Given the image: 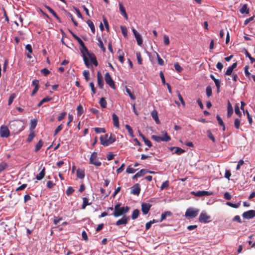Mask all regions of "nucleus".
Wrapping results in <instances>:
<instances>
[{
	"label": "nucleus",
	"mask_w": 255,
	"mask_h": 255,
	"mask_svg": "<svg viewBox=\"0 0 255 255\" xmlns=\"http://www.w3.org/2000/svg\"><path fill=\"white\" fill-rule=\"evenodd\" d=\"M141 211L144 215L147 214L151 207L149 203H143L141 204Z\"/></svg>",
	"instance_id": "11"
},
{
	"label": "nucleus",
	"mask_w": 255,
	"mask_h": 255,
	"mask_svg": "<svg viewBox=\"0 0 255 255\" xmlns=\"http://www.w3.org/2000/svg\"><path fill=\"white\" fill-rule=\"evenodd\" d=\"M156 56H157L158 64L161 66L163 65H164L163 60L160 57L159 55L157 53H156Z\"/></svg>",
	"instance_id": "51"
},
{
	"label": "nucleus",
	"mask_w": 255,
	"mask_h": 255,
	"mask_svg": "<svg viewBox=\"0 0 255 255\" xmlns=\"http://www.w3.org/2000/svg\"><path fill=\"white\" fill-rule=\"evenodd\" d=\"M174 67L175 69L178 73H180L183 70V68L180 66L178 62H176L174 64Z\"/></svg>",
	"instance_id": "42"
},
{
	"label": "nucleus",
	"mask_w": 255,
	"mask_h": 255,
	"mask_svg": "<svg viewBox=\"0 0 255 255\" xmlns=\"http://www.w3.org/2000/svg\"><path fill=\"white\" fill-rule=\"evenodd\" d=\"M171 215V213L170 211H166L163 213L161 215L160 222L164 220L167 216H170Z\"/></svg>",
	"instance_id": "26"
},
{
	"label": "nucleus",
	"mask_w": 255,
	"mask_h": 255,
	"mask_svg": "<svg viewBox=\"0 0 255 255\" xmlns=\"http://www.w3.org/2000/svg\"><path fill=\"white\" fill-rule=\"evenodd\" d=\"M245 55L250 59V60H251V62L252 63H254L255 61V59L251 56V54L247 50H246L245 51Z\"/></svg>",
	"instance_id": "50"
},
{
	"label": "nucleus",
	"mask_w": 255,
	"mask_h": 255,
	"mask_svg": "<svg viewBox=\"0 0 255 255\" xmlns=\"http://www.w3.org/2000/svg\"><path fill=\"white\" fill-rule=\"evenodd\" d=\"M136 170L137 169L131 167L130 166H128L126 169V172L128 174L134 173Z\"/></svg>",
	"instance_id": "48"
},
{
	"label": "nucleus",
	"mask_w": 255,
	"mask_h": 255,
	"mask_svg": "<svg viewBox=\"0 0 255 255\" xmlns=\"http://www.w3.org/2000/svg\"><path fill=\"white\" fill-rule=\"evenodd\" d=\"M146 173H147V170L146 169H141L139 171L136 173V175L138 177H141L145 175Z\"/></svg>",
	"instance_id": "44"
},
{
	"label": "nucleus",
	"mask_w": 255,
	"mask_h": 255,
	"mask_svg": "<svg viewBox=\"0 0 255 255\" xmlns=\"http://www.w3.org/2000/svg\"><path fill=\"white\" fill-rule=\"evenodd\" d=\"M91 204V203H89L88 199L86 197L83 198V204L82 205V209H85L86 207L88 205Z\"/></svg>",
	"instance_id": "27"
},
{
	"label": "nucleus",
	"mask_w": 255,
	"mask_h": 255,
	"mask_svg": "<svg viewBox=\"0 0 255 255\" xmlns=\"http://www.w3.org/2000/svg\"><path fill=\"white\" fill-rule=\"evenodd\" d=\"M121 204L118 203L115 206L114 212L113 213V216L115 217H118L122 215H125L124 208L123 207H121Z\"/></svg>",
	"instance_id": "3"
},
{
	"label": "nucleus",
	"mask_w": 255,
	"mask_h": 255,
	"mask_svg": "<svg viewBox=\"0 0 255 255\" xmlns=\"http://www.w3.org/2000/svg\"><path fill=\"white\" fill-rule=\"evenodd\" d=\"M22 126L19 121H12L10 123L9 128L14 133H18L23 130Z\"/></svg>",
	"instance_id": "1"
},
{
	"label": "nucleus",
	"mask_w": 255,
	"mask_h": 255,
	"mask_svg": "<svg viewBox=\"0 0 255 255\" xmlns=\"http://www.w3.org/2000/svg\"><path fill=\"white\" fill-rule=\"evenodd\" d=\"M108 137V134H106L102 135L100 137V139L101 143L103 145H104V144L105 143L104 142L107 141Z\"/></svg>",
	"instance_id": "37"
},
{
	"label": "nucleus",
	"mask_w": 255,
	"mask_h": 255,
	"mask_svg": "<svg viewBox=\"0 0 255 255\" xmlns=\"http://www.w3.org/2000/svg\"><path fill=\"white\" fill-rule=\"evenodd\" d=\"M129 220V216H126L125 215L123 216V217L118 220L116 223V225L117 226H120L122 225H126L128 220Z\"/></svg>",
	"instance_id": "9"
},
{
	"label": "nucleus",
	"mask_w": 255,
	"mask_h": 255,
	"mask_svg": "<svg viewBox=\"0 0 255 255\" xmlns=\"http://www.w3.org/2000/svg\"><path fill=\"white\" fill-rule=\"evenodd\" d=\"M227 111V117L230 118L233 114V109L230 101L228 102Z\"/></svg>",
	"instance_id": "19"
},
{
	"label": "nucleus",
	"mask_w": 255,
	"mask_h": 255,
	"mask_svg": "<svg viewBox=\"0 0 255 255\" xmlns=\"http://www.w3.org/2000/svg\"><path fill=\"white\" fill-rule=\"evenodd\" d=\"M136 56L138 63L140 65H141L142 64V59L141 58L140 53L139 52H136Z\"/></svg>",
	"instance_id": "43"
},
{
	"label": "nucleus",
	"mask_w": 255,
	"mask_h": 255,
	"mask_svg": "<svg viewBox=\"0 0 255 255\" xmlns=\"http://www.w3.org/2000/svg\"><path fill=\"white\" fill-rule=\"evenodd\" d=\"M199 212V209L189 208L187 209L185 214V216L188 219H193L195 218L198 215Z\"/></svg>",
	"instance_id": "2"
},
{
	"label": "nucleus",
	"mask_w": 255,
	"mask_h": 255,
	"mask_svg": "<svg viewBox=\"0 0 255 255\" xmlns=\"http://www.w3.org/2000/svg\"><path fill=\"white\" fill-rule=\"evenodd\" d=\"M116 141V136L115 135L111 133L110 134V137L107 140V141L104 142V146H107L109 145L110 144L113 143Z\"/></svg>",
	"instance_id": "14"
},
{
	"label": "nucleus",
	"mask_w": 255,
	"mask_h": 255,
	"mask_svg": "<svg viewBox=\"0 0 255 255\" xmlns=\"http://www.w3.org/2000/svg\"><path fill=\"white\" fill-rule=\"evenodd\" d=\"M170 149L171 150H173L175 149V153L178 155H180L185 152L184 150L178 147H171Z\"/></svg>",
	"instance_id": "24"
},
{
	"label": "nucleus",
	"mask_w": 255,
	"mask_h": 255,
	"mask_svg": "<svg viewBox=\"0 0 255 255\" xmlns=\"http://www.w3.org/2000/svg\"><path fill=\"white\" fill-rule=\"evenodd\" d=\"M121 29L122 33L123 34L124 36L125 37H126L127 36V29L125 26H121Z\"/></svg>",
	"instance_id": "64"
},
{
	"label": "nucleus",
	"mask_w": 255,
	"mask_h": 255,
	"mask_svg": "<svg viewBox=\"0 0 255 255\" xmlns=\"http://www.w3.org/2000/svg\"><path fill=\"white\" fill-rule=\"evenodd\" d=\"M25 49L28 51V53L26 54L27 58L30 59L32 58L31 54L32 53V48L31 45L29 44H27L25 46Z\"/></svg>",
	"instance_id": "23"
},
{
	"label": "nucleus",
	"mask_w": 255,
	"mask_h": 255,
	"mask_svg": "<svg viewBox=\"0 0 255 255\" xmlns=\"http://www.w3.org/2000/svg\"><path fill=\"white\" fill-rule=\"evenodd\" d=\"M81 47L82 48L80 49V51L82 54L83 58L84 57V56H87L86 55L89 56V54L91 53L89 52L88 49L87 48L85 45L81 46Z\"/></svg>",
	"instance_id": "21"
},
{
	"label": "nucleus",
	"mask_w": 255,
	"mask_h": 255,
	"mask_svg": "<svg viewBox=\"0 0 255 255\" xmlns=\"http://www.w3.org/2000/svg\"><path fill=\"white\" fill-rule=\"evenodd\" d=\"M112 119H113V121L114 126L116 128H119L120 125H119V117H118V116L116 114H115V113H114L112 115Z\"/></svg>",
	"instance_id": "17"
},
{
	"label": "nucleus",
	"mask_w": 255,
	"mask_h": 255,
	"mask_svg": "<svg viewBox=\"0 0 255 255\" xmlns=\"http://www.w3.org/2000/svg\"><path fill=\"white\" fill-rule=\"evenodd\" d=\"M119 8L121 13L124 16V17L127 20L128 19V15L126 13V9L122 3H119Z\"/></svg>",
	"instance_id": "16"
},
{
	"label": "nucleus",
	"mask_w": 255,
	"mask_h": 255,
	"mask_svg": "<svg viewBox=\"0 0 255 255\" xmlns=\"http://www.w3.org/2000/svg\"><path fill=\"white\" fill-rule=\"evenodd\" d=\"M8 165L5 162H1L0 163V172L3 171L8 167Z\"/></svg>",
	"instance_id": "32"
},
{
	"label": "nucleus",
	"mask_w": 255,
	"mask_h": 255,
	"mask_svg": "<svg viewBox=\"0 0 255 255\" xmlns=\"http://www.w3.org/2000/svg\"><path fill=\"white\" fill-rule=\"evenodd\" d=\"M240 12L241 13H249V10L247 7L246 4H244L240 9Z\"/></svg>",
	"instance_id": "36"
},
{
	"label": "nucleus",
	"mask_w": 255,
	"mask_h": 255,
	"mask_svg": "<svg viewBox=\"0 0 255 255\" xmlns=\"http://www.w3.org/2000/svg\"><path fill=\"white\" fill-rule=\"evenodd\" d=\"M15 98V94H12L10 95L9 99H8V105L9 106L13 102V101L14 99Z\"/></svg>",
	"instance_id": "54"
},
{
	"label": "nucleus",
	"mask_w": 255,
	"mask_h": 255,
	"mask_svg": "<svg viewBox=\"0 0 255 255\" xmlns=\"http://www.w3.org/2000/svg\"><path fill=\"white\" fill-rule=\"evenodd\" d=\"M74 191V190L72 187H69L66 192V193L67 196L70 195L71 194H72Z\"/></svg>",
	"instance_id": "60"
},
{
	"label": "nucleus",
	"mask_w": 255,
	"mask_h": 255,
	"mask_svg": "<svg viewBox=\"0 0 255 255\" xmlns=\"http://www.w3.org/2000/svg\"><path fill=\"white\" fill-rule=\"evenodd\" d=\"M45 6L47 10L58 20V22L60 23V19L56 13L50 6L47 5H45Z\"/></svg>",
	"instance_id": "20"
},
{
	"label": "nucleus",
	"mask_w": 255,
	"mask_h": 255,
	"mask_svg": "<svg viewBox=\"0 0 255 255\" xmlns=\"http://www.w3.org/2000/svg\"><path fill=\"white\" fill-rule=\"evenodd\" d=\"M235 112L240 118L242 117V113L240 111L238 104H236L235 106Z\"/></svg>",
	"instance_id": "38"
},
{
	"label": "nucleus",
	"mask_w": 255,
	"mask_h": 255,
	"mask_svg": "<svg viewBox=\"0 0 255 255\" xmlns=\"http://www.w3.org/2000/svg\"><path fill=\"white\" fill-rule=\"evenodd\" d=\"M77 111L78 116H81L83 113V108L82 105H79L77 106Z\"/></svg>",
	"instance_id": "45"
},
{
	"label": "nucleus",
	"mask_w": 255,
	"mask_h": 255,
	"mask_svg": "<svg viewBox=\"0 0 255 255\" xmlns=\"http://www.w3.org/2000/svg\"><path fill=\"white\" fill-rule=\"evenodd\" d=\"M89 163L94 164L96 166H100L101 165L102 163L97 158V153L96 152H93L90 156Z\"/></svg>",
	"instance_id": "4"
},
{
	"label": "nucleus",
	"mask_w": 255,
	"mask_h": 255,
	"mask_svg": "<svg viewBox=\"0 0 255 255\" xmlns=\"http://www.w3.org/2000/svg\"><path fill=\"white\" fill-rule=\"evenodd\" d=\"M76 174L77 177L80 179H83L85 177V172L83 170L78 169L77 170Z\"/></svg>",
	"instance_id": "25"
},
{
	"label": "nucleus",
	"mask_w": 255,
	"mask_h": 255,
	"mask_svg": "<svg viewBox=\"0 0 255 255\" xmlns=\"http://www.w3.org/2000/svg\"><path fill=\"white\" fill-rule=\"evenodd\" d=\"M199 221L201 223H207L211 221V217L205 212H202L199 216Z\"/></svg>",
	"instance_id": "6"
},
{
	"label": "nucleus",
	"mask_w": 255,
	"mask_h": 255,
	"mask_svg": "<svg viewBox=\"0 0 255 255\" xmlns=\"http://www.w3.org/2000/svg\"><path fill=\"white\" fill-rule=\"evenodd\" d=\"M151 138L152 139H153L155 141L158 142L162 141V139L161 138V137H160L159 136L155 135H152Z\"/></svg>",
	"instance_id": "61"
},
{
	"label": "nucleus",
	"mask_w": 255,
	"mask_h": 255,
	"mask_svg": "<svg viewBox=\"0 0 255 255\" xmlns=\"http://www.w3.org/2000/svg\"><path fill=\"white\" fill-rule=\"evenodd\" d=\"M35 137V134L34 132H31L30 133L28 136V137L27 138V142H30L32 139H33V138Z\"/></svg>",
	"instance_id": "52"
},
{
	"label": "nucleus",
	"mask_w": 255,
	"mask_h": 255,
	"mask_svg": "<svg viewBox=\"0 0 255 255\" xmlns=\"http://www.w3.org/2000/svg\"><path fill=\"white\" fill-rule=\"evenodd\" d=\"M90 59V61L95 66H97L98 65V61L97 60V58L95 55V54L94 53H91L90 54H89V55L88 56Z\"/></svg>",
	"instance_id": "18"
},
{
	"label": "nucleus",
	"mask_w": 255,
	"mask_h": 255,
	"mask_svg": "<svg viewBox=\"0 0 255 255\" xmlns=\"http://www.w3.org/2000/svg\"><path fill=\"white\" fill-rule=\"evenodd\" d=\"M97 82L98 85L100 89H102L104 87V81L102 74L100 72L97 73Z\"/></svg>",
	"instance_id": "12"
},
{
	"label": "nucleus",
	"mask_w": 255,
	"mask_h": 255,
	"mask_svg": "<svg viewBox=\"0 0 255 255\" xmlns=\"http://www.w3.org/2000/svg\"><path fill=\"white\" fill-rule=\"evenodd\" d=\"M162 141H168L171 140V137L166 132L163 134V136L161 137Z\"/></svg>",
	"instance_id": "39"
},
{
	"label": "nucleus",
	"mask_w": 255,
	"mask_h": 255,
	"mask_svg": "<svg viewBox=\"0 0 255 255\" xmlns=\"http://www.w3.org/2000/svg\"><path fill=\"white\" fill-rule=\"evenodd\" d=\"M177 96H178V97L180 100V101L181 102V104L182 105V106L183 107H185V103L183 100V98H182L181 95L180 94V93H179V92H178L177 93Z\"/></svg>",
	"instance_id": "56"
},
{
	"label": "nucleus",
	"mask_w": 255,
	"mask_h": 255,
	"mask_svg": "<svg viewBox=\"0 0 255 255\" xmlns=\"http://www.w3.org/2000/svg\"><path fill=\"white\" fill-rule=\"evenodd\" d=\"M98 41L99 42V43H98L99 46L101 48V49H102L103 52H106V48L104 46V44H103V41L101 40L100 37H99L98 38Z\"/></svg>",
	"instance_id": "35"
},
{
	"label": "nucleus",
	"mask_w": 255,
	"mask_h": 255,
	"mask_svg": "<svg viewBox=\"0 0 255 255\" xmlns=\"http://www.w3.org/2000/svg\"><path fill=\"white\" fill-rule=\"evenodd\" d=\"M66 115V113L65 112H63L60 114V115L58 117V120L59 121H61L63 119L65 118V116Z\"/></svg>",
	"instance_id": "63"
},
{
	"label": "nucleus",
	"mask_w": 255,
	"mask_h": 255,
	"mask_svg": "<svg viewBox=\"0 0 255 255\" xmlns=\"http://www.w3.org/2000/svg\"><path fill=\"white\" fill-rule=\"evenodd\" d=\"M105 80L106 83L112 89H115L116 86L114 80L112 79L109 73L107 72L105 74Z\"/></svg>",
	"instance_id": "5"
},
{
	"label": "nucleus",
	"mask_w": 255,
	"mask_h": 255,
	"mask_svg": "<svg viewBox=\"0 0 255 255\" xmlns=\"http://www.w3.org/2000/svg\"><path fill=\"white\" fill-rule=\"evenodd\" d=\"M125 127H126V129H127L129 134L131 137H133L134 136L133 132V130H132V128H131V127L128 125H126Z\"/></svg>",
	"instance_id": "41"
},
{
	"label": "nucleus",
	"mask_w": 255,
	"mask_h": 255,
	"mask_svg": "<svg viewBox=\"0 0 255 255\" xmlns=\"http://www.w3.org/2000/svg\"><path fill=\"white\" fill-rule=\"evenodd\" d=\"M169 187V181H165V182H164L163 183H162L161 187H160V189L161 190H163L164 189L166 188H168Z\"/></svg>",
	"instance_id": "53"
},
{
	"label": "nucleus",
	"mask_w": 255,
	"mask_h": 255,
	"mask_svg": "<svg viewBox=\"0 0 255 255\" xmlns=\"http://www.w3.org/2000/svg\"><path fill=\"white\" fill-rule=\"evenodd\" d=\"M139 211L138 209L134 210L131 215V219L132 220L137 219L139 216Z\"/></svg>",
	"instance_id": "31"
},
{
	"label": "nucleus",
	"mask_w": 255,
	"mask_h": 255,
	"mask_svg": "<svg viewBox=\"0 0 255 255\" xmlns=\"http://www.w3.org/2000/svg\"><path fill=\"white\" fill-rule=\"evenodd\" d=\"M118 53H119V60L121 63H123L124 62V54L121 50H119Z\"/></svg>",
	"instance_id": "33"
},
{
	"label": "nucleus",
	"mask_w": 255,
	"mask_h": 255,
	"mask_svg": "<svg viewBox=\"0 0 255 255\" xmlns=\"http://www.w3.org/2000/svg\"><path fill=\"white\" fill-rule=\"evenodd\" d=\"M151 115L153 119L155 121V123L157 124H159L160 121L158 118L157 112L156 110H153V111L151 112Z\"/></svg>",
	"instance_id": "15"
},
{
	"label": "nucleus",
	"mask_w": 255,
	"mask_h": 255,
	"mask_svg": "<svg viewBox=\"0 0 255 255\" xmlns=\"http://www.w3.org/2000/svg\"><path fill=\"white\" fill-rule=\"evenodd\" d=\"M37 125V120L35 119L31 120L30 121V127L31 130L34 129Z\"/></svg>",
	"instance_id": "40"
},
{
	"label": "nucleus",
	"mask_w": 255,
	"mask_h": 255,
	"mask_svg": "<svg viewBox=\"0 0 255 255\" xmlns=\"http://www.w3.org/2000/svg\"><path fill=\"white\" fill-rule=\"evenodd\" d=\"M126 92L131 99L134 100L135 99L134 95L131 92L129 89L126 88Z\"/></svg>",
	"instance_id": "55"
},
{
	"label": "nucleus",
	"mask_w": 255,
	"mask_h": 255,
	"mask_svg": "<svg viewBox=\"0 0 255 255\" xmlns=\"http://www.w3.org/2000/svg\"><path fill=\"white\" fill-rule=\"evenodd\" d=\"M193 194L198 197H201L203 196H210L212 194V192H210L208 191H199L196 192H193Z\"/></svg>",
	"instance_id": "13"
},
{
	"label": "nucleus",
	"mask_w": 255,
	"mask_h": 255,
	"mask_svg": "<svg viewBox=\"0 0 255 255\" xmlns=\"http://www.w3.org/2000/svg\"><path fill=\"white\" fill-rule=\"evenodd\" d=\"M10 135V131L6 126L4 125L0 127V136L2 138H7Z\"/></svg>",
	"instance_id": "7"
},
{
	"label": "nucleus",
	"mask_w": 255,
	"mask_h": 255,
	"mask_svg": "<svg viewBox=\"0 0 255 255\" xmlns=\"http://www.w3.org/2000/svg\"><path fill=\"white\" fill-rule=\"evenodd\" d=\"M241 122L240 120L238 118H236L234 121V126L236 129H239L240 127Z\"/></svg>",
	"instance_id": "46"
},
{
	"label": "nucleus",
	"mask_w": 255,
	"mask_h": 255,
	"mask_svg": "<svg viewBox=\"0 0 255 255\" xmlns=\"http://www.w3.org/2000/svg\"><path fill=\"white\" fill-rule=\"evenodd\" d=\"M43 143V141L40 139L35 145L34 151L37 152L42 146Z\"/></svg>",
	"instance_id": "30"
},
{
	"label": "nucleus",
	"mask_w": 255,
	"mask_h": 255,
	"mask_svg": "<svg viewBox=\"0 0 255 255\" xmlns=\"http://www.w3.org/2000/svg\"><path fill=\"white\" fill-rule=\"evenodd\" d=\"M134 36L136 40L137 44L139 46H141V44H142L143 40H142V37H141V35H140V34L138 33V34H136V35H135Z\"/></svg>",
	"instance_id": "28"
},
{
	"label": "nucleus",
	"mask_w": 255,
	"mask_h": 255,
	"mask_svg": "<svg viewBox=\"0 0 255 255\" xmlns=\"http://www.w3.org/2000/svg\"><path fill=\"white\" fill-rule=\"evenodd\" d=\"M63 128V125L61 124L58 126V127L55 129L54 131V135H56L60 131H61Z\"/></svg>",
	"instance_id": "58"
},
{
	"label": "nucleus",
	"mask_w": 255,
	"mask_h": 255,
	"mask_svg": "<svg viewBox=\"0 0 255 255\" xmlns=\"http://www.w3.org/2000/svg\"><path fill=\"white\" fill-rule=\"evenodd\" d=\"M206 95L208 97H210L212 95V89L210 86H208L206 88Z\"/></svg>",
	"instance_id": "57"
},
{
	"label": "nucleus",
	"mask_w": 255,
	"mask_h": 255,
	"mask_svg": "<svg viewBox=\"0 0 255 255\" xmlns=\"http://www.w3.org/2000/svg\"><path fill=\"white\" fill-rule=\"evenodd\" d=\"M94 130L97 133L106 132L105 129L102 128H95Z\"/></svg>",
	"instance_id": "47"
},
{
	"label": "nucleus",
	"mask_w": 255,
	"mask_h": 255,
	"mask_svg": "<svg viewBox=\"0 0 255 255\" xmlns=\"http://www.w3.org/2000/svg\"><path fill=\"white\" fill-rule=\"evenodd\" d=\"M83 75L85 77V79L86 81H88L90 80L89 77V71L87 70H84L83 73Z\"/></svg>",
	"instance_id": "49"
},
{
	"label": "nucleus",
	"mask_w": 255,
	"mask_h": 255,
	"mask_svg": "<svg viewBox=\"0 0 255 255\" xmlns=\"http://www.w3.org/2000/svg\"><path fill=\"white\" fill-rule=\"evenodd\" d=\"M45 175V168L44 167L40 172L36 176V179L38 180L42 179Z\"/></svg>",
	"instance_id": "22"
},
{
	"label": "nucleus",
	"mask_w": 255,
	"mask_h": 255,
	"mask_svg": "<svg viewBox=\"0 0 255 255\" xmlns=\"http://www.w3.org/2000/svg\"><path fill=\"white\" fill-rule=\"evenodd\" d=\"M243 217L247 219H251L255 217V211L251 210L243 214Z\"/></svg>",
	"instance_id": "8"
},
{
	"label": "nucleus",
	"mask_w": 255,
	"mask_h": 255,
	"mask_svg": "<svg viewBox=\"0 0 255 255\" xmlns=\"http://www.w3.org/2000/svg\"><path fill=\"white\" fill-rule=\"evenodd\" d=\"M207 133L208 137L211 139L213 142H215L216 139L211 132L210 130H208L207 131Z\"/></svg>",
	"instance_id": "59"
},
{
	"label": "nucleus",
	"mask_w": 255,
	"mask_h": 255,
	"mask_svg": "<svg viewBox=\"0 0 255 255\" xmlns=\"http://www.w3.org/2000/svg\"><path fill=\"white\" fill-rule=\"evenodd\" d=\"M87 23L88 26L90 27L92 32L94 33L95 32V28L93 22L91 20H88Z\"/></svg>",
	"instance_id": "29"
},
{
	"label": "nucleus",
	"mask_w": 255,
	"mask_h": 255,
	"mask_svg": "<svg viewBox=\"0 0 255 255\" xmlns=\"http://www.w3.org/2000/svg\"><path fill=\"white\" fill-rule=\"evenodd\" d=\"M140 191V187L139 184L137 183L134 184L131 188V191L130 193L138 196Z\"/></svg>",
	"instance_id": "10"
},
{
	"label": "nucleus",
	"mask_w": 255,
	"mask_h": 255,
	"mask_svg": "<svg viewBox=\"0 0 255 255\" xmlns=\"http://www.w3.org/2000/svg\"><path fill=\"white\" fill-rule=\"evenodd\" d=\"M99 104L102 108H106L107 107V102L104 98L100 99Z\"/></svg>",
	"instance_id": "34"
},
{
	"label": "nucleus",
	"mask_w": 255,
	"mask_h": 255,
	"mask_svg": "<svg viewBox=\"0 0 255 255\" xmlns=\"http://www.w3.org/2000/svg\"><path fill=\"white\" fill-rule=\"evenodd\" d=\"M214 82L217 87V93H219L220 92V81L219 80L217 79V80H215Z\"/></svg>",
	"instance_id": "62"
}]
</instances>
